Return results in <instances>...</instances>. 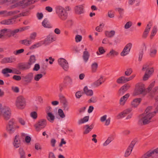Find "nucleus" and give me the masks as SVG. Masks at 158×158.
Instances as JSON below:
<instances>
[{
  "instance_id": "obj_1",
  "label": "nucleus",
  "mask_w": 158,
  "mask_h": 158,
  "mask_svg": "<svg viewBox=\"0 0 158 158\" xmlns=\"http://www.w3.org/2000/svg\"><path fill=\"white\" fill-rule=\"evenodd\" d=\"M152 107V106H149L146 108L145 111V113L146 114L139 120L138 122L139 125L142 124V123L143 125H145L148 124L151 122V119L157 112L156 111H154L151 112Z\"/></svg>"
},
{
  "instance_id": "obj_2",
  "label": "nucleus",
  "mask_w": 158,
  "mask_h": 158,
  "mask_svg": "<svg viewBox=\"0 0 158 158\" xmlns=\"http://www.w3.org/2000/svg\"><path fill=\"white\" fill-rule=\"evenodd\" d=\"M56 11L58 17L61 20H65L67 18V13L62 7L60 6H56Z\"/></svg>"
},
{
  "instance_id": "obj_3",
  "label": "nucleus",
  "mask_w": 158,
  "mask_h": 158,
  "mask_svg": "<svg viewBox=\"0 0 158 158\" xmlns=\"http://www.w3.org/2000/svg\"><path fill=\"white\" fill-rule=\"evenodd\" d=\"M0 115L3 117L5 120H8L10 118L11 115L10 109L6 106L0 108Z\"/></svg>"
},
{
  "instance_id": "obj_4",
  "label": "nucleus",
  "mask_w": 158,
  "mask_h": 158,
  "mask_svg": "<svg viewBox=\"0 0 158 158\" xmlns=\"http://www.w3.org/2000/svg\"><path fill=\"white\" fill-rule=\"evenodd\" d=\"M15 105L19 109H24L26 105L25 99L23 96H19L16 99Z\"/></svg>"
},
{
  "instance_id": "obj_5",
  "label": "nucleus",
  "mask_w": 158,
  "mask_h": 158,
  "mask_svg": "<svg viewBox=\"0 0 158 158\" xmlns=\"http://www.w3.org/2000/svg\"><path fill=\"white\" fill-rule=\"evenodd\" d=\"M15 120L14 118L10 119L6 125V130L10 134L14 133L15 130Z\"/></svg>"
},
{
  "instance_id": "obj_6",
  "label": "nucleus",
  "mask_w": 158,
  "mask_h": 158,
  "mask_svg": "<svg viewBox=\"0 0 158 158\" xmlns=\"http://www.w3.org/2000/svg\"><path fill=\"white\" fill-rule=\"evenodd\" d=\"M47 125V121L46 119H41L38 123L34 125V127L37 131H39L41 129L44 128Z\"/></svg>"
},
{
  "instance_id": "obj_7",
  "label": "nucleus",
  "mask_w": 158,
  "mask_h": 158,
  "mask_svg": "<svg viewBox=\"0 0 158 158\" xmlns=\"http://www.w3.org/2000/svg\"><path fill=\"white\" fill-rule=\"evenodd\" d=\"M158 156V148L153 150H150L143 155L141 158H149L151 156L153 157Z\"/></svg>"
},
{
  "instance_id": "obj_8",
  "label": "nucleus",
  "mask_w": 158,
  "mask_h": 158,
  "mask_svg": "<svg viewBox=\"0 0 158 158\" xmlns=\"http://www.w3.org/2000/svg\"><path fill=\"white\" fill-rule=\"evenodd\" d=\"M58 62L64 71H68L69 67L68 63L66 60L63 58H60L58 59Z\"/></svg>"
},
{
  "instance_id": "obj_9",
  "label": "nucleus",
  "mask_w": 158,
  "mask_h": 158,
  "mask_svg": "<svg viewBox=\"0 0 158 158\" xmlns=\"http://www.w3.org/2000/svg\"><path fill=\"white\" fill-rule=\"evenodd\" d=\"M132 46V44L131 43H129L127 44L123 48V51L120 53L121 56H124L128 55Z\"/></svg>"
},
{
  "instance_id": "obj_10",
  "label": "nucleus",
  "mask_w": 158,
  "mask_h": 158,
  "mask_svg": "<svg viewBox=\"0 0 158 158\" xmlns=\"http://www.w3.org/2000/svg\"><path fill=\"white\" fill-rule=\"evenodd\" d=\"M141 94H143L144 95L146 94L145 89L141 86L139 85L136 86L133 93L134 95L136 96Z\"/></svg>"
},
{
  "instance_id": "obj_11",
  "label": "nucleus",
  "mask_w": 158,
  "mask_h": 158,
  "mask_svg": "<svg viewBox=\"0 0 158 158\" xmlns=\"http://www.w3.org/2000/svg\"><path fill=\"white\" fill-rule=\"evenodd\" d=\"M18 69L20 70H24L30 68L29 65L27 63L21 62L18 64L17 66Z\"/></svg>"
},
{
  "instance_id": "obj_12",
  "label": "nucleus",
  "mask_w": 158,
  "mask_h": 158,
  "mask_svg": "<svg viewBox=\"0 0 158 158\" xmlns=\"http://www.w3.org/2000/svg\"><path fill=\"white\" fill-rule=\"evenodd\" d=\"M130 85L129 83H126L122 86L118 91V93L120 95H122L127 91L130 88Z\"/></svg>"
},
{
  "instance_id": "obj_13",
  "label": "nucleus",
  "mask_w": 158,
  "mask_h": 158,
  "mask_svg": "<svg viewBox=\"0 0 158 158\" xmlns=\"http://www.w3.org/2000/svg\"><path fill=\"white\" fill-rule=\"evenodd\" d=\"M17 23L16 20H15L13 17L10 19H5L2 21L0 22V23L1 24L4 25H12L16 23Z\"/></svg>"
},
{
  "instance_id": "obj_14",
  "label": "nucleus",
  "mask_w": 158,
  "mask_h": 158,
  "mask_svg": "<svg viewBox=\"0 0 158 158\" xmlns=\"http://www.w3.org/2000/svg\"><path fill=\"white\" fill-rule=\"evenodd\" d=\"M22 79H24V81L27 83L31 82L33 78V74L32 73H29L25 76L22 77Z\"/></svg>"
},
{
  "instance_id": "obj_15",
  "label": "nucleus",
  "mask_w": 158,
  "mask_h": 158,
  "mask_svg": "<svg viewBox=\"0 0 158 158\" xmlns=\"http://www.w3.org/2000/svg\"><path fill=\"white\" fill-rule=\"evenodd\" d=\"M135 141H132L125 152L124 156L126 157H128L131 153L133 148L135 144Z\"/></svg>"
},
{
  "instance_id": "obj_16",
  "label": "nucleus",
  "mask_w": 158,
  "mask_h": 158,
  "mask_svg": "<svg viewBox=\"0 0 158 158\" xmlns=\"http://www.w3.org/2000/svg\"><path fill=\"white\" fill-rule=\"evenodd\" d=\"M15 58L13 56H10L9 57H5L1 61V62L2 64L8 63H12L15 61Z\"/></svg>"
},
{
  "instance_id": "obj_17",
  "label": "nucleus",
  "mask_w": 158,
  "mask_h": 158,
  "mask_svg": "<svg viewBox=\"0 0 158 158\" xmlns=\"http://www.w3.org/2000/svg\"><path fill=\"white\" fill-rule=\"evenodd\" d=\"M21 140L20 136L19 135H16L14 139V141L13 142L14 146L15 148H17L20 146Z\"/></svg>"
},
{
  "instance_id": "obj_18",
  "label": "nucleus",
  "mask_w": 158,
  "mask_h": 158,
  "mask_svg": "<svg viewBox=\"0 0 158 158\" xmlns=\"http://www.w3.org/2000/svg\"><path fill=\"white\" fill-rule=\"evenodd\" d=\"M119 54L118 52L112 49L110 52L106 55V57L112 58L115 56H117Z\"/></svg>"
},
{
  "instance_id": "obj_19",
  "label": "nucleus",
  "mask_w": 158,
  "mask_h": 158,
  "mask_svg": "<svg viewBox=\"0 0 158 158\" xmlns=\"http://www.w3.org/2000/svg\"><path fill=\"white\" fill-rule=\"evenodd\" d=\"M153 68H151L150 70L146 71L143 78L144 81L147 80L150 77V75L154 72Z\"/></svg>"
},
{
  "instance_id": "obj_20",
  "label": "nucleus",
  "mask_w": 158,
  "mask_h": 158,
  "mask_svg": "<svg viewBox=\"0 0 158 158\" xmlns=\"http://www.w3.org/2000/svg\"><path fill=\"white\" fill-rule=\"evenodd\" d=\"M42 25L45 28H50L52 27L50 22L47 18L45 19L42 21Z\"/></svg>"
},
{
  "instance_id": "obj_21",
  "label": "nucleus",
  "mask_w": 158,
  "mask_h": 158,
  "mask_svg": "<svg viewBox=\"0 0 158 158\" xmlns=\"http://www.w3.org/2000/svg\"><path fill=\"white\" fill-rule=\"evenodd\" d=\"M46 118L49 122L52 123L54 121L55 117L51 112H49L47 113Z\"/></svg>"
},
{
  "instance_id": "obj_22",
  "label": "nucleus",
  "mask_w": 158,
  "mask_h": 158,
  "mask_svg": "<svg viewBox=\"0 0 158 158\" xmlns=\"http://www.w3.org/2000/svg\"><path fill=\"white\" fill-rule=\"evenodd\" d=\"M7 69L5 70L6 73H13L14 74L17 75H19L21 73V72L20 71V70L16 69H13V70L10 69Z\"/></svg>"
},
{
  "instance_id": "obj_23",
  "label": "nucleus",
  "mask_w": 158,
  "mask_h": 158,
  "mask_svg": "<svg viewBox=\"0 0 158 158\" xmlns=\"http://www.w3.org/2000/svg\"><path fill=\"white\" fill-rule=\"evenodd\" d=\"M141 100L142 99L140 98H136L134 99L131 102L132 106L134 107H137L140 104Z\"/></svg>"
},
{
  "instance_id": "obj_24",
  "label": "nucleus",
  "mask_w": 158,
  "mask_h": 158,
  "mask_svg": "<svg viewBox=\"0 0 158 158\" xmlns=\"http://www.w3.org/2000/svg\"><path fill=\"white\" fill-rule=\"evenodd\" d=\"M76 13L78 14H81L84 12L83 6L82 5L76 6L75 7Z\"/></svg>"
},
{
  "instance_id": "obj_25",
  "label": "nucleus",
  "mask_w": 158,
  "mask_h": 158,
  "mask_svg": "<svg viewBox=\"0 0 158 158\" xmlns=\"http://www.w3.org/2000/svg\"><path fill=\"white\" fill-rule=\"evenodd\" d=\"M130 96V94L127 93L122 97L120 99V103L121 105H123Z\"/></svg>"
},
{
  "instance_id": "obj_26",
  "label": "nucleus",
  "mask_w": 158,
  "mask_h": 158,
  "mask_svg": "<svg viewBox=\"0 0 158 158\" xmlns=\"http://www.w3.org/2000/svg\"><path fill=\"white\" fill-rule=\"evenodd\" d=\"M151 28V26L149 25L148 24L143 33V34L142 35V37L144 39L146 38Z\"/></svg>"
},
{
  "instance_id": "obj_27",
  "label": "nucleus",
  "mask_w": 158,
  "mask_h": 158,
  "mask_svg": "<svg viewBox=\"0 0 158 158\" xmlns=\"http://www.w3.org/2000/svg\"><path fill=\"white\" fill-rule=\"evenodd\" d=\"M84 94H85L88 96H92L93 94L92 90L89 89L87 86L84 87L83 89Z\"/></svg>"
},
{
  "instance_id": "obj_28",
  "label": "nucleus",
  "mask_w": 158,
  "mask_h": 158,
  "mask_svg": "<svg viewBox=\"0 0 158 158\" xmlns=\"http://www.w3.org/2000/svg\"><path fill=\"white\" fill-rule=\"evenodd\" d=\"M54 38L52 34H50L47 36V38L44 40L45 43H50L55 41Z\"/></svg>"
},
{
  "instance_id": "obj_29",
  "label": "nucleus",
  "mask_w": 158,
  "mask_h": 158,
  "mask_svg": "<svg viewBox=\"0 0 158 158\" xmlns=\"http://www.w3.org/2000/svg\"><path fill=\"white\" fill-rule=\"evenodd\" d=\"M16 1L15 0H0V4L1 5L5 4L8 6L10 4L13 3Z\"/></svg>"
},
{
  "instance_id": "obj_30",
  "label": "nucleus",
  "mask_w": 158,
  "mask_h": 158,
  "mask_svg": "<svg viewBox=\"0 0 158 158\" xmlns=\"http://www.w3.org/2000/svg\"><path fill=\"white\" fill-rule=\"evenodd\" d=\"M35 61L36 59L35 56L34 55H31L30 57L29 62L27 63V64H29V67L30 68L31 65L35 63Z\"/></svg>"
},
{
  "instance_id": "obj_31",
  "label": "nucleus",
  "mask_w": 158,
  "mask_h": 158,
  "mask_svg": "<svg viewBox=\"0 0 158 158\" xmlns=\"http://www.w3.org/2000/svg\"><path fill=\"white\" fill-rule=\"evenodd\" d=\"M90 55L87 51H84L83 53V58L85 62H86L88 60Z\"/></svg>"
},
{
  "instance_id": "obj_32",
  "label": "nucleus",
  "mask_w": 158,
  "mask_h": 158,
  "mask_svg": "<svg viewBox=\"0 0 158 158\" xmlns=\"http://www.w3.org/2000/svg\"><path fill=\"white\" fill-rule=\"evenodd\" d=\"M115 31L114 30H112L110 31H105V34L106 36L111 38L113 37L115 35Z\"/></svg>"
},
{
  "instance_id": "obj_33",
  "label": "nucleus",
  "mask_w": 158,
  "mask_h": 158,
  "mask_svg": "<svg viewBox=\"0 0 158 158\" xmlns=\"http://www.w3.org/2000/svg\"><path fill=\"white\" fill-rule=\"evenodd\" d=\"M85 129L83 132L84 134H86L88 133L93 128V126L92 125L89 126L88 125H86L85 127Z\"/></svg>"
},
{
  "instance_id": "obj_34",
  "label": "nucleus",
  "mask_w": 158,
  "mask_h": 158,
  "mask_svg": "<svg viewBox=\"0 0 158 158\" xmlns=\"http://www.w3.org/2000/svg\"><path fill=\"white\" fill-rule=\"evenodd\" d=\"M89 118V116H85L83 118L81 119L78 121V124H81L88 121Z\"/></svg>"
},
{
  "instance_id": "obj_35",
  "label": "nucleus",
  "mask_w": 158,
  "mask_h": 158,
  "mask_svg": "<svg viewBox=\"0 0 158 158\" xmlns=\"http://www.w3.org/2000/svg\"><path fill=\"white\" fill-rule=\"evenodd\" d=\"M98 66V64L96 62H94L92 64L91 67V70L92 72L95 73L96 72Z\"/></svg>"
},
{
  "instance_id": "obj_36",
  "label": "nucleus",
  "mask_w": 158,
  "mask_h": 158,
  "mask_svg": "<svg viewBox=\"0 0 158 158\" xmlns=\"http://www.w3.org/2000/svg\"><path fill=\"white\" fill-rule=\"evenodd\" d=\"M19 152L20 155V158H26L25 153L22 148H19Z\"/></svg>"
},
{
  "instance_id": "obj_37",
  "label": "nucleus",
  "mask_w": 158,
  "mask_h": 158,
  "mask_svg": "<svg viewBox=\"0 0 158 158\" xmlns=\"http://www.w3.org/2000/svg\"><path fill=\"white\" fill-rule=\"evenodd\" d=\"M31 40L29 41L27 40H24L20 41L19 43L28 46L31 44Z\"/></svg>"
},
{
  "instance_id": "obj_38",
  "label": "nucleus",
  "mask_w": 158,
  "mask_h": 158,
  "mask_svg": "<svg viewBox=\"0 0 158 158\" xmlns=\"http://www.w3.org/2000/svg\"><path fill=\"white\" fill-rule=\"evenodd\" d=\"M114 139L112 137H109L105 141V142L103 143V145L104 146H106L108 145L110 142H111Z\"/></svg>"
},
{
  "instance_id": "obj_39",
  "label": "nucleus",
  "mask_w": 158,
  "mask_h": 158,
  "mask_svg": "<svg viewBox=\"0 0 158 158\" xmlns=\"http://www.w3.org/2000/svg\"><path fill=\"white\" fill-rule=\"evenodd\" d=\"M98 51L99 52H96L97 54L99 55L100 54H103L105 52V50L102 47H101L99 48Z\"/></svg>"
},
{
  "instance_id": "obj_40",
  "label": "nucleus",
  "mask_w": 158,
  "mask_h": 158,
  "mask_svg": "<svg viewBox=\"0 0 158 158\" xmlns=\"http://www.w3.org/2000/svg\"><path fill=\"white\" fill-rule=\"evenodd\" d=\"M157 31V29L156 27H153L151 34L150 38L152 39V37L154 36L156 34Z\"/></svg>"
},
{
  "instance_id": "obj_41",
  "label": "nucleus",
  "mask_w": 158,
  "mask_h": 158,
  "mask_svg": "<svg viewBox=\"0 0 158 158\" xmlns=\"http://www.w3.org/2000/svg\"><path fill=\"white\" fill-rule=\"evenodd\" d=\"M104 26V24L103 23L101 24L98 26L96 28V30L98 32H101L102 31V28Z\"/></svg>"
},
{
  "instance_id": "obj_42",
  "label": "nucleus",
  "mask_w": 158,
  "mask_h": 158,
  "mask_svg": "<svg viewBox=\"0 0 158 158\" xmlns=\"http://www.w3.org/2000/svg\"><path fill=\"white\" fill-rule=\"evenodd\" d=\"M43 76L42 74H36L34 78V80L36 81H38Z\"/></svg>"
},
{
  "instance_id": "obj_43",
  "label": "nucleus",
  "mask_w": 158,
  "mask_h": 158,
  "mask_svg": "<svg viewBox=\"0 0 158 158\" xmlns=\"http://www.w3.org/2000/svg\"><path fill=\"white\" fill-rule=\"evenodd\" d=\"M151 92L154 93V94H151V96L152 97H154L155 93H158V86L155 87L154 88H153L151 91Z\"/></svg>"
},
{
  "instance_id": "obj_44",
  "label": "nucleus",
  "mask_w": 158,
  "mask_h": 158,
  "mask_svg": "<svg viewBox=\"0 0 158 158\" xmlns=\"http://www.w3.org/2000/svg\"><path fill=\"white\" fill-rule=\"evenodd\" d=\"M157 50L156 49H153L152 48L150 49V55L151 56H154L156 53Z\"/></svg>"
},
{
  "instance_id": "obj_45",
  "label": "nucleus",
  "mask_w": 158,
  "mask_h": 158,
  "mask_svg": "<svg viewBox=\"0 0 158 158\" xmlns=\"http://www.w3.org/2000/svg\"><path fill=\"white\" fill-rule=\"evenodd\" d=\"M58 113L59 115L61 118H64L65 117V114L61 109H58Z\"/></svg>"
},
{
  "instance_id": "obj_46",
  "label": "nucleus",
  "mask_w": 158,
  "mask_h": 158,
  "mask_svg": "<svg viewBox=\"0 0 158 158\" xmlns=\"http://www.w3.org/2000/svg\"><path fill=\"white\" fill-rule=\"evenodd\" d=\"M132 70L131 68L127 69V70L125 72V75L127 76H130L132 72Z\"/></svg>"
},
{
  "instance_id": "obj_47",
  "label": "nucleus",
  "mask_w": 158,
  "mask_h": 158,
  "mask_svg": "<svg viewBox=\"0 0 158 158\" xmlns=\"http://www.w3.org/2000/svg\"><path fill=\"white\" fill-rule=\"evenodd\" d=\"M83 94V92L78 91L76 93L75 95L77 98H79Z\"/></svg>"
},
{
  "instance_id": "obj_48",
  "label": "nucleus",
  "mask_w": 158,
  "mask_h": 158,
  "mask_svg": "<svg viewBox=\"0 0 158 158\" xmlns=\"http://www.w3.org/2000/svg\"><path fill=\"white\" fill-rule=\"evenodd\" d=\"M24 50L23 49H21L18 50H16V51H15L14 52V54L16 55H19V54L23 52L24 51Z\"/></svg>"
},
{
  "instance_id": "obj_49",
  "label": "nucleus",
  "mask_w": 158,
  "mask_h": 158,
  "mask_svg": "<svg viewBox=\"0 0 158 158\" xmlns=\"http://www.w3.org/2000/svg\"><path fill=\"white\" fill-rule=\"evenodd\" d=\"M155 84V81H153L150 84L147 89L148 92L150 91L151 90L152 88L154 86Z\"/></svg>"
},
{
  "instance_id": "obj_50",
  "label": "nucleus",
  "mask_w": 158,
  "mask_h": 158,
  "mask_svg": "<svg viewBox=\"0 0 158 158\" xmlns=\"http://www.w3.org/2000/svg\"><path fill=\"white\" fill-rule=\"evenodd\" d=\"M10 34L12 35V36H14V35L17 33L19 32H21L19 29H16L13 30H10Z\"/></svg>"
},
{
  "instance_id": "obj_51",
  "label": "nucleus",
  "mask_w": 158,
  "mask_h": 158,
  "mask_svg": "<svg viewBox=\"0 0 158 158\" xmlns=\"http://www.w3.org/2000/svg\"><path fill=\"white\" fill-rule=\"evenodd\" d=\"M18 120L19 123L22 125H24L25 124V122L24 120L22 118L18 117L17 118Z\"/></svg>"
},
{
  "instance_id": "obj_52",
  "label": "nucleus",
  "mask_w": 158,
  "mask_h": 158,
  "mask_svg": "<svg viewBox=\"0 0 158 158\" xmlns=\"http://www.w3.org/2000/svg\"><path fill=\"white\" fill-rule=\"evenodd\" d=\"M108 15L110 18H114V13L113 11L112 10H110L108 11Z\"/></svg>"
},
{
  "instance_id": "obj_53",
  "label": "nucleus",
  "mask_w": 158,
  "mask_h": 158,
  "mask_svg": "<svg viewBox=\"0 0 158 158\" xmlns=\"http://www.w3.org/2000/svg\"><path fill=\"white\" fill-rule=\"evenodd\" d=\"M63 104L64 110L68 111L69 110V107L68 106L67 104V102L66 101H64L63 102Z\"/></svg>"
},
{
  "instance_id": "obj_54",
  "label": "nucleus",
  "mask_w": 158,
  "mask_h": 158,
  "mask_svg": "<svg viewBox=\"0 0 158 158\" xmlns=\"http://www.w3.org/2000/svg\"><path fill=\"white\" fill-rule=\"evenodd\" d=\"M40 46V43H36L35 44L31 46L30 49L31 50H33L34 49L36 48H37L39 47Z\"/></svg>"
},
{
  "instance_id": "obj_55",
  "label": "nucleus",
  "mask_w": 158,
  "mask_h": 158,
  "mask_svg": "<svg viewBox=\"0 0 158 158\" xmlns=\"http://www.w3.org/2000/svg\"><path fill=\"white\" fill-rule=\"evenodd\" d=\"M31 116L34 119H36L37 117V114L36 112L33 111L31 113Z\"/></svg>"
},
{
  "instance_id": "obj_56",
  "label": "nucleus",
  "mask_w": 158,
  "mask_h": 158,
  "mask_svg": "<svg viewBox=\"0 0 158 158\" xmlns=\"http://www.w3.org/2000/svg\"><path fill=\"white\" fill-rule=\"evenodd\" d=\"M12 78L15 80L19 81L21 80V77L19 75H14L13 76Z\"/></svg>"
},
{
  "instance_id": "obj_57",
  "label": "nucleus",
  "mask_w": 158,
  "mask_h": 158,
  "mask_svg": "<svg viewBox=\"0 0 158 158\" xmlns=\"http://www.w3.org/2000/svg\"><path fill=\"white\" fill-rule=\"evenodd\" d=\"M132 25V23L131 21L127 22L125 25L124 27L127 29L129 28Z\"/></svg>"
},
{
  "instance_id": "obj_58",
  "label": "nucleus",
  "mask_w": 158,
  "mask_h": 158,
  "mask_svg": "<svg viewBox=\"0 0 158 158\" xmlns=\"http://www.w3.org/2000/svg\"><path fill=\"white\" fill-rule=\"evenodd\" d=\"M143 54V49H142L141 51L139 52V61H140L142 60Z\"/></svg>"
},
{
  "instance_id": "obj_59",
  "label": "nucleus",
  "mask_w": 158,
  "mask_h": 158,
  "mask_svg": "<svg viewBox=\"0 0 158 158\" xmlns=\"http://www.w3.org/2000/svg\"><path fill=\"white\" fill-rule=\"evenodd\" d=\"M97 98L96 97H92L88 101L89 103L93 102L94 103L97 102Z\"/></svg>"
},
{
  "instance_id": "obj_60",
  "label": "nucleus",
  "mask_w": 158,
  "mask_h": 158,
  "mask_svg": "<svg viewBox=\"0 0 158 158\" xmlns=\"http://www.w3.org/2000/svg\"><path fill=\"white\" fill-rule=\"evenodd\" d=\"M47 67V66L46 64H43L41 67V69H42L44 70L43 71L41 72V73L44 74V75H45L46 74V72L45 70L46 69Z\"/></svg>"
},
{
  "instance_id": "obj_61",
  "label": "nucleus",
  "mask_w": 158,
  "mask_h": 158,
  "mask_svg": "<svg viewBox=\"0 0 158 158\" xmlns=\"http://www.w3.org/2000/svg\"><path fill=\"white\" fill-rule=\"evenodd\" d=\"M82 37L80 35H77L76 36L75 40L77 42H79L81 41L82 40Z\"/></svg>"
},
{
  "instance_id": "obj_62",
  "label": "nucleus",
  "mask_w": 158,
  "mask_h": 158,
  "mask_svg": "<svg viewBox=\"0 0 158 158\" xmlns=\"http://www.w3.org/2000/svg\"><path fill=\"white\" fill-rule=\"evenodd\" d=\"M125 116L123 113V112L118 114V115L117 116V118L118 119H119L122 118L124 117Z\"/></svg>"
},
{
  "instance_id": "obj_63",
  "label": "nucleus",
  "mask_w": 158,
  "mask_h": 158,
  "mask_svg": "<svg viewBox=\"0 0 158 158\" xmlns=\"http://www.w3.org/2000/svg\"><path fill=\"white\" fill-rule=\"evenodd\" d=\"M40 65L38 64H36L35 65L33 70L34 71H37L40 69Z\"/></svg>"
},
{
  "instance_id": "obj_64",
  "label": "nucleus",
  "mask_w": 158,
  "mask_h": 158,
  "mask_svg": "<svg viewBox=\"0 0 158 158\" xmlns=\"http://www.w3.org/2000/svg\"><path fill=\"white\" fill-rule=\"evenodd\" d=\"M48 158H56V156L52 152H50L49 153Z\"/></svg>"
}]
</instances>
